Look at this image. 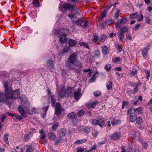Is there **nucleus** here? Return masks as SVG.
Masks as SVG:
<instances>
[{"label":"nucleus","instance_id":"nucleus-1","mask_svg":"<svg viewBox=\"0 0 152 152\" xmlns=\"http://www.w3.org/2000/svg\"><path fill=\"white\" fill-rule=\"evenodd\" d=\"M4 88L6 99H5L3 98V96L0 93V102H3L7 104L11 105L14 102L13 99L12 90L8 88L7 84L6 83L4 84Z\"/></svg>","mask_w":152,"mask_h":152},{"label":"nucleus","instance_id":"nucleus-2","mask_svg":"<svg viewBox=\"0 0 152 152\" xmlns=\"http://www.w3.org/2000/svg\"><path fill=\"white\" fill-rule=\"evenodd\" d=\"M67 62L76 63L75 66H77L79 68L82 67V63L77 60L76 53H74L70 56Z\"/></svg>","mask_w":152,"mask_h":152},{"label":"nucleus","instance_id":"nucleus-3","mask_svg":"<svg viewBox=\"0 0 152 152\" xmlns=\"http://www.w3.org/2000/svg\"><path fill=\"white\" fill-rule=\"evenodd\" d=\"M75 5H72L70 4L65 3L64 4H61L59 8L60 10L63 12H65L67 10H72L75 8Z\"/></svg>","mask_w":152,"mask_h":152},{"label":"nucleus","instance_id":"nucleus-4","mask_svg":"<svg viewBox=\"0 0 152 152\" xmlns=\"http://www.w3.org/2000/svg\"><path fill=\"white\" fill-rule=\"evenodd\" d=\"M128 22V20L126 18H123L118 20L115 23L116 28L118 29L121 27L122 25H124Z\"/></svg>","mask_w":152,"mask_h":152},{"label":"nucleus","instance_id":"nucleus-5","mask_svg":"<svg viewBox=\"0 0 152 152\" xmlns=\"http://www.w3.org/2000/svg\"><path fill=\"white\" fill-rule=\"evenodd\" d=\"M62 108L61 105L59 103L57 102L55 108V113L59 116L62 113Z\"/></svg>","mask_w":152,"mask_h":152},{"label":"nucleus","instance_id":"nucleus-6","mask_svg":"<svg viewBox=\"0 0 152 152\" xmlns=\"http://www.w3.org/2000/svg\"><path fill=\"white\" fill-rule=\"evenodd\" d=\"M66 134V130L64 129H59L57 132V135L60 138L63 137Z\"/></svg>","mask_w":152,"mask_h":152},{"label":"nucleus","instance_id":"nucleus-7","mask_svg":"<svg viewBox=\"0 0 152 152\" xmlns=\"http://www.w3.org/2000/svg\"><path fill=\"white\" fill-rule=\"evenodd\" d=\"M75 64L76 63L67 62L66 64V66L67 67L71 69H72L74 71L76 72L77 71L78 69L75 68L74 65L75 66Z\"/></svg>","mask_w":152,"mask_h":152},{"label":"nucleus","instance_id":"nucleus-8","mask_svg":"<svg viewBox=\"0 0 152 152\" xmlns=\"http://www.w3.org/2000/svg\"><path fill=\"white\" fill-rule=\"evenodd\" d=\"M18 109L19 112L24 117H27L26 113L23 107L20 105L18 107Z\"/></svg>","mask_w":152,"mask_h":152},{"label":"nucleus","instance_id":"nucleus-9","mask_svg":"<svg viewBox=\"0 0 152 152\" xmlns=\"http://www.w3.org/2000/svg\"><path fill=\"white\" fill-rule=\"evenodd\" d=\"M81 89L78 88V90L74 92V96L76 100L77 101L81 97V95L80 93Z\"/></svg>","mask_w":152,"mask_h":152},{"label":"nucleus","instance_id":"nucleus-10","mask_svg":"<svg viewBox=\"0 0 152 152\" xmlns=\"http://www.w3.org/2000/svg\"><path fill=\"white\" fill-rule=\"evenodd\" d=\"M66 91L64 89H61L58 92L59 98L62 99L65 97Z\"/></svg>","mask_w":152,"mask_h":152},{"label":"nucleus","instance_id":"nucleus-11","mask_svg":"<svg viewBox=\"0 0 152 152\" xmlns=\"http://www.w3.org/2000/svg\"><path fill=\"white\" fill-rule=\"evenodd\" d=\"M12 94L13 99H15L18 98L19 97L20 98L19 96L20 94L19 89H18L15 91L12 90Z\"/></svg>","mask_w":152,"mask_h":152},{"label":"nucleus","instance_id":"nucleus-12","mask_svg":"<svg viewBox=\"0 0 152 152\" xmlns=\"http://www.w3.org/2000/svg\"><path fill=\"white\" fill-rule=\"evenodd\" d=\"M98 102H92L86 104V106L88 108L94 109L95 106L97 104Z\"/></svg>","mask_w":152,"mask_h":152},{"label":"nucleus","instance_id":"nucleus-13","mask_svg":"<svg viewBox=\"0 0 152 152\" xmlns=\"http://www.w3.org/2000/svg\"><path fill=\"white\" fill-rule=\"evenodd\" d=\"M149 49L148 47L144 48L141 49L142 54L144 57L147 56Z\"/></svg>","mask_w":152,"mask_h":152},{"label":"nucleus","instance_id":"nucleus-14","mask_svg":"<svg viewBox=\"0 0 152 152\" xmlns=\"http://www.w3.org/2000/svg\"><path fill=\"white\" fill-rule=\"evenodd\" d=\"M20 99L23 104V103L25 104L28 103V99L25 95H22L20 97Z\"/></svg>","mask_w":152,"mask_h":152},{"label":"nucleus","instance_id":"nucleus-15","mask_svg":"<svg viewBox=\"0 0 152 152\" xmlns=\"http://www.w3.org/2000/svg\"><path fill=\"white\" fill-rule=\"evenodd\" d=\"M137 115V114L135 113H131L130 115V121L132 122H134Z\"/></svg>","mask_w":152,"mask_h":152},{"label":"nucleus","instance_id":"nucleus-16","mask_svg":"<svg viewBox=\"0 0 152 152\" xmlns=\"http://www.w3.org/2000/svg\"><path fill=\"white\" fill-rule=\"evenodd\" d=\"M121 137V135L115 132L112 134L110 137L113 140H117Z\"/></svg>","mask_w":152,"mask_h":152},{"label":"nucleus","instance_id":"nucleus-17","mask_svg":"<svg viewBox=\"0 0 152 152\" xmlns=\"http://www.w3.org/2000/svg\"><path fill=\"white\" fill-rule=\"evenodd\" d=\"M67 116L68 118L70 119H74L76 118L77 115L75 113L72 112L68 114L67 115Z\"/></svg>","mask_w":152,"mask_h":152},{"label":"nucleus","instance_id":"nucleus-18","mask_svg":"<svg viewBox=\"0 0 152 152\" xmlns=\"http://www.w3.org/2000/svg\"><path fill=\"white\" fill-rule=\"evenodd\" d=\"M59 38L60 41L62 43H63L66 40V35L65 34H63L60 36Z\"/></svg>","mask_w":152,"mask_h":152},{"label":"nucleus","instance_id":"nucleus-19","mask_svg":"<svg viewBox=\"0 0 152 152\" xmlns=\"http://www.w3.org/2000/svg\"><path fill=\"white\" fill-rule=\"evenodd\" d=\"M102 53L105 55H107L109 53V50L107 46L104 45L102 48Z\"/></svg>","mask_w":152,"mask_h":152},{"label":"nucleus","instance_id":"nucleus-20","mask_svg":"<svg viewBox=\"0 0 152 152\" xmlns=\"http://www.w3.org/2000/svg\"><path fill=\"white\" fill-rule=\"evenodd\" d=\"M84 21L83 18H78L75 22L77 25L79 26H82V23Z\"/></svg>","mask_w":152,"mask_h":152},{"label":"nucleus","instance_id":"nucleus-21","mask_svg":"<svg viewBox=\"0 0 152 152\" xmlns=\"http://www.w3.org/2000/svg\"><path fill=\"white\" fill-rule=\"evenodd\" d=\"M48 137L49 139L53 140H55L56 135L53 132H50L48 133Z\"/></svg>","mask_w":152,"mask_h":152},{"label":"nucleus","instance_id":"nucleus-22","mask_svg":"<svg viewBox=\"0 0 152 152\" xmlns=\"http://www.w3.org/2000/svg\"><path fill=\"white\" fill-rule=\"evenodd\" d=\"M124 34L120 30L118 31L117 34L118 37H119V40L121 42L123 41L124 39Z\"/></svg>","mask_w":152,"mask_h":152},{"label":"nucleus","instance_id":"nucleus-23","mask_svg":"<svg viewBox=\"0 0 152 152\" xmlns=\"http://www.w3.org/2000/svg\"><path fill=\"white\" fill-rule=\"evenodd\" d=\"M66 93L67 92L68 95L71 97L73 95V92H74L73 88L70 87L68 88L67 89Z\"/></svg>","mask_w":152,"mask_h":152},{"label":"nucleus","instance_id":"nucleus-24","mask_svg":"<svg viewBox=\"0 0 152 152\" xmlns=\"http://www.w3.org/2000/svg\"><path fill=\"white\" fill-rule=\"evenodd\" d=\"M47 65L48 67L51 69L52 70L53 69V61L51 60H48L47 62Z\"/></svg>","mask_w":152,"mask_h":152},{"label":"nucleus","instance_id":"nucleus-25","mask_svg":"<svg viewBox=\"0 0 152 152\" xmlns=\"http://www.w3.org/2000/svg\"><path fill=\"white\" fill-rule=\"evenodd\" d=\"M134 113H135L136 114H141L143 112V110L141 108L139 107L137 108H136L134 109Z\"/></svg>","mask_w":152,"mask_h":152},{"label":"nucleus","instance_id":"nucleus-26","mask_svg":"<svg viewBox=\"0 0 152 152\" xmlns=\"http://www.w3.org/2000/svg\"><path fill=\"white\" fill-rule=\"evenodd\" d=\"M137 70L135 69H133L129 75L130 77H132L135 76L137 74Z\"/></svg>","mask_w":152,"mask_h":152},{"label":"nucleus","instance_id":"nucleus-27","mask_svg":"<svg viewBox=\"0 0 152 152\" xmlns=\"http://www.w3.org/2000/svg\"><path fill=\"white\" fill-rule=\"evenodd\" d=\"M25 147H27L26 151L27 152H32L33 151V147L31 145H26Z\"/></svg>","mask_w":152,"mask_h":152},{"label":"nucleus","instance_id":"nucleus-28","mask_svg":"<svg viewBox=\"0 0 152 152\" xmlns=\"http://www.w3.org/2000/svg\"><path fill=\"white\" fill-rule=\"evenodd\" d=\"M121 121L119 120H116L115 119H113L112 121H111L112 124L114 126L117 124H120L121 123Z\"/></svg>","mask_w":152,"mask_h":152},{"label":"nucleus","instance_id":"nucleus-29","mask_svg":"<svg viewBox=\"0 0 152 152\" xmlns=\"http://www.w3.org/2000/svg\"><path fill=\"white\" fill-rule=\"evenodd\" d=\"M68 43L69 46H73L76 44V41L74 39H69Z\"/></svg>","mask_w":152,"mask_h":152},{"label":"nucleus","instance_id":"nucleus-30","mask_svg":"<svg viewBox=\"0 0 152 152\" xmlns=\"http://www.w3.org/2000/svg\"><path fill=\"white\" fill-rule=\"evenodd\" d=\"M140 141L141 143L143 148L144 149H146L148 146V145L147 142L144 141L143 140L141 139L140 140Z\"/></svg>","mask_w":152,"mask_h":152},{"label":"nucleus","instance_id":"nucleus-31","mask_svg":"<svg viewBox=\"0 0 152 152\" xmlns=\"http://www.w3.org/2000/svg\"><path fill=\"white\" fill-rule=\"evenodd\" d=\"M79 44L80 46L83 47L87 49H89L88 44L87 43L84 42H81L79 43Z\"/></svg>","mask_w":152,"mask_h":152},{"label":"nucleus","instance_id":"nucleus-32","mask_svg":"<svg viewBox=\"0 0 152 152\" xmlns=\"http://www.w3.org/2000/svg\"><path fill=\"white\" fill-rule=\"evenodd\" d=\"M9 135V134H5L4 135L3 139L4 142L7 144H9V141L8 140Z\"/></svg>","mask_w":152,"mask_h":152},{"label":"nucleus","instance_id":"nucleus-33","mask_svg":"<svg viewBox=\"0 0 152 152\" xmlns=\"http://www.w3.org/2000/svg\"><path fill=\"white\" fill-rule=\"evenodd\" d=\"M113 83L111 81H109L106 85V87L108 90H111L112 88Z\"/></svg>","mask_w":152,"mask_h":152},{"label":"nucleus","instance_id":"nucleus-34","mask_svg":"<svg viewBox=\"0 0 152 152\" xmlns=\"http://www.w3.org/2000/svg\"><path fill=\"white\" fill-rule=\"evenodd\" d=\"M87 140V139L77 140L75 142V144H82L86 142Z\"/></svg>","mask_w":152,"mask_h":152},{"label":"nucleus","instance_id":"nucleus-35","mask_svg":"<svg viewBox=\"0 0 152 152\" xmlns=\"http://www.w3.org/2000/svg\"><path fill=\"white\" fill-rule=\"evenodd\" d=\"M91 123L93 125H97L100 123V121L97 120L91 119L90 120Z\"/></svg>","mask_w":152,"mask_h":152},{"label":"nucleus","instance_id":"nucleus-36","mask_svg":"<svg viewBox=\"0 0 152 152\" xmlns=\"http://www.w3.org/2000/svg\"><path fill=\"white\" fill-rule=\"evenodd\" d=\"M119 30L124 34L125 32L128 31V28L126 26H124L121 28Z\"/></svg>","mask_w":152,"mask_h":152},{"label":"nucleus","instance_id":"nucleus-37","mask_svg":"<svg viewBox=\"0 0 152 152\" xmlns=\"http://www.w3.org/2000/svg\"><path fill=\"white\" fill-rule=\"evenodd\" d=\"M50 97L51 98V104L53 106L55 104L56 101V99H55V96L53 95H51Z\"/></svg>","mask_w":152,"mask_h":152},{"label":"nucleus","instance_id":"nucleus-38","mask_svg":"<svg viewBox=\"0 0 152 152\" xmlns=\"http://www.w3.org/2000/svg\"><path fill=\"white\" fill-rule=\"evenodd\" d=\"M93 55L95 57L99 58L100 56V51L99 50H96L93 53Z\"/></svg>","mask_w":152,"mask_h":152},{"label":"nucleus","instance_id":"nucleus-39","mask_svg":"<svg viewBox=\"0 0 152 152\" xmlns=\"http://www.w3.org/2000/svg\"><path fill=\"white\" fill-rule=\"evenodd\" d=\"M69 49L70 48L69 47L64 48L63 49V51L60 53L59 54L61 55L64 54L65 53H67L69 51Z\"/></svg>","mask_w":152,"mask_h":152},{"label":"nucleus","instance_id":"nucleus-40","mask_svg":"<svg viewBox=\"0 0 152 152\" xmlns=\"http://www.w3.org/2000/svg\"><path fill=\"white\" fill-rule=\"evenodd\" d=\"M106 36L104 34H103L101 35L100 38L99 40V41L103 42L106 39Z\"/></svg>","mask_w":152,"mask_h":152},{"label":"nucleus","instance_id":"nucleus-41","mask_svg":"<svg viewBox=\"0 0 152 152\" xmlns=\"http://www.w3.org/2000/svg\"><path fill=\"white\" fill-rule=\"evenodd\" d=\"M59 125V123L58 122H56L54 123L52 126V129L53 131L56 130L58 126Z\"/></svg>","mask_w":152,"mask_h":152},{"label":"nucleus","instance_id":"nucleus-42","mask_svg":"<svg viewBox=\"0 0 152 152\" xmlns=\"http://www.w3.org/2000/svg\"><path fill=\"white\" fill-rule=\"evenodd\" d=\"M85 113V111L83 110H81L77 113V115L78 116H83Z\"/></svg>","mask_w":152,"mask_h":152},{"label":"nucleus","instance_id":"nucleus-43","mask_svg":"<svg viewBox=\"0 0 152 152\" xmlns=\"http://www.w3.org/2000/svg\"><path fill=\"white\" fill-rule=\"evenodd\" d=\"M137 20L138 22H140L141 20H142L143 18V16L142 14H140L138 15V16L137 17Z\"/></svg>","mask_w":152,"mask_h":152},{"label":"nucleus","instance_id":"nucleus-44","mask_svg":"<svg viewBox=\"0 0 152 152\" xmlns=\"http://www.w3.org/2000/svg\"><path fill=\"white\" fill-rule=\"evenodd\" d=\"M33 4L35 7H39L40 3L38 0H34L33 2Z\"/></svg>","mask_w":152,"mask_h":152},{"label":"nucleus","instance_id":"nucleus-45","mask_svg":"<svg viewBox=\"0 0 152 152\" xmlns=\"http://www.w3.org/2000/svg\"><path fill=\"white\" fill-rule=\"evenodd\" d=\"M99 133V131H96L95 130L94 132L92 133V135L93 136L94 138H96L98 134Z\"/></svg>","mask_w":152,"mask_h":152},{"label":"nucleus","instance_id":"nucleus-46","mask_svg":"<svg viewBox=\"0 0 152 152\" xmlns=\"http://www.w3.org/2000/svg\"><path fill=\"white\" fill-rule=\"evenodd\" d=\"M135 120H136V123L138 124H140L142 121V119L140 117L136 118Z\"/></svg>","mask_w":152,"mask_h":152},{"label":"nucleus","instance_id":"nucleus-47","mask_svg":"<svg viewBox=\"0 0 152 152\" xmlns=\"http://www.w3.org/2000/svg\"><path fill=\"white\" fill-rule=\"evenodd\" d=\"M138 16V14L137 12L132 14L130 15V18L131 19L136 18Z\"/></svg>","mask_w":152,"mask_h":152},{"label":"nucleus","instance_id":"nucleus-48","mask_svg":"<svg viewBox=\"0 0 152 152\" xmlns=\"http://www.w3.org/2000/svg\"><path fill=\"white\" fill-rule=\"evenodd\" d=\"M96 145H95L91 147L90 149L84 152H92V151L93 150H95L96 149Z\"/></svg>","mask_w":152,"mask_h":152},{"label":"nucleus","instance_id":"nucleus-49","mask_svg":"<svg viewBox=\"0 0 152 152\" xmlns=\"http://www.w3.org/2000/svg\"><path fill=\"white\" fill-rule=\"evenodd\" d=\"M93 38L92 39L93 41L95 42H96L98 40V36L96 35V34H94L93 35Z\"/></svg>","mask_w":152,"mask_h":152},{"label":"nucleus","instance_id":"nucleus-50","mask_svg":"<svg viewBox=\"0 0 152 152\" xmlns=\"http://www.w3.org/2000/svg\"><path fill=\"white\" fill-rule=\"evenodd\" d=\"M93 94L94 96L97 97L101 94V92L100 91H94Z\"/></svg>","mask_w":152,"mask_h":152},{"label":"nucleus","instance_id":"nucleus-51","mask_svg":"<svg viewBox=\"0 0 152 152\" xmlns=\"http://www.w3.org/2000/svg\"><path fill=\"white\" fill-rule=\"evenodd\" d=\"M111 68V65L110 64H107L104 67V69L106 70L109 72L110 71V69Z\"/></svg>","mask_w":152,"mask_h":152},{"label":"nucleus","instance_id":"nucleus-52","mask_svg":"<svg viewBox=\"0 0 152 152\" xmlns=\"http://www.w3.org/2000/svg\"><path fill=\"white\" fill-rule=\"evenodd\" d=\"M120 61V58L119 57H117L116 58L113 60V62L115 63H117Z\"/></svg>","mask_w":152,"mask_h":152},{"label":"nucleus","instance_id":"nucleus-53","mask_svg":"<svg viewBox=\"0 0 152 152\" xmlns=\"http://www.w3.org/2000/svg\"><path fill=\"white\" fill-rule=\"evenodd\" d=\"M31 136H30V134L27 135H25L24 136V139L25 141H27L30 139Z\"/></svg>","mask_w":152,"mask_h":152},{"label":"nucleus","instance_id":"nucleus-54","mask_svg":"<svg viewBox=\"0 0 152 152\" xmlns=\"http://www.w3.org/2000/svg\"><path fill=\"white\" fill-rule=\"evenodd\" d=\"M145 72L146 75V78L147 79H148V77H150V72L149 70H145Z\"/></svg>","mask_w":152,"mask_h":152},{"label":"nucleus","instance_id":"nucleus-55","mask_svg":"<svg viewBox=\"0 0 152 152\" xmlns=\"http://www.w3.org/2000/svg\"><path fill=\"white\" fill-rule=\"evenodd\" d=\"M68 16L71 19H72L75 17V14L72 13V12H70L68 15Z\"/></svg>","mask_w":152,"mask_h":152},{"label":"nucleus","instance_id":"nucleus-56","mask_svg":"<svg viewBox=\"0 0 152 152\" xmlns=\"http://www.w3.org/2000/svg\"><path fill=\"white\" fill-rule=\"evenodd\" d=\"M90 129L89 128L87 127L86 128H84L83 130V131L87 133H88L90 131Z\"/></svg>","mask_w":152,"mask_h":152},{"label":"nucleus","instance_id":"nucleus-57","mask_svg":"<svg viewBox=\"0 0 152 152\" xmlns=\"http://www.w3.org/2000/svg\"><path fill=\"white\" fill-rule=\"evenodd\" d=\"M23 117L22 115H18L15 117V118L16 119L20 121H21L23 119Z\"/></svg>","mask_w":152,"mask_h":152},{"label":"nucleus","instance_id":"nucleus-58","mask_svg":"<svg viewBox=\"0 0 152 152\" xmlns=\"http://www.w3.org/2000/svg\"><path fill=\"white\" fill-rule=\"evenodd\" d=\"M46 136L45 133L41 134V135L40 136V138L45 141V139L46 137Z\"/></svg>","mask_w":152,"mask_h":152},{"label":"nucleus","instance_id":"nucleus-59","mask_svg":"<svg viewBox=\"0 0 152 152\" xmlns=\"http://www.w3.org/2000/svg\"><path fill=\"white\" fill-rule=\"evenodd\" d=\"M128 103L127 101H123L122 102V109H124L126 106L128 105Z\"/></svg>","mask_w":152,"mask_h":152},{"label":"nucleus","instance_id":"nucleus-60","mask_svg":"<svg viewBox=\"0 0 152 152\" xmlns=\"http://www.w3.org/2000/svg\"><path fill=\"white\" fill-rule=\"evenodd\" d=\"M120 13V11L118 10L115 14L114 17L115 18L117 19L119 17V14Z\"/></svg>","mask_w":152,"mask_h":152},{"label":"nucleus","instance_id":"nucleus-61","mask_svg":"<svg viewBox=\"0 0 152 152\" xmlns=\"http://www.w3.org/2000/svg\"><path fill=\"white\" fill-rule=\"evenodd\" d=\"M84 23V24H83V27L86 28L88 26V22L87 21L85 20H84V21L83 22Z\"/></svg>","mask_w":152,"mask_h":152},{"label":"nucleus","instance_id":"nucleus-62","mask_svg":"<svg viewBox=\"0 0 152 152\" xmlns=\"http://www.w3.org/2000/svg\"><path fill=\"white\" fill-rule=\"evenodd\" d=\"M104 122V121H100V123H99L97 125H98L100 127H101L102 128V124H103Z\"/></svg>","mask_w":152,"mask_h":152},{"label":"nucleus","instance_id":"nucleus-63","mask_svg":"<svg viewBox=\"0 0 152 152\" xmlns=\"http://www.w3.org/2000/svg\"><path fill=\"white\" fill-rule=\"evenodd\" d=\"M116 34V33L114 32L111 33L110 34L109 36L110 38H112L115 36Z\"/></svg>","mask_w":152,"mask_h":152},{"label":"nucleus","instance_id":"nucleus-64","mask_svg":"<svg viewBox=\"0 0 152 152\" xmlns=\"http://www.w3.org/2000/svg\"><path fill=\"white\" fill-rule=\"evenodd\" d=\"M100 25L102 26V28H104L106 25V23L104 21L102 23H100Z\"/></svg>","mask_w":152,"mask_h":152}]
</instances>
